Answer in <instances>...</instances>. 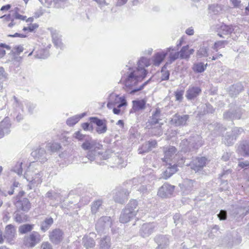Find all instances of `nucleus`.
<instances>
[{"mask_svg": "<svg viewBox=\"0 0 249 249\" xmlns=\"http://www.w3.org/2000/svg\"><path fill=\"white\" fill-rule=\"evenodd\" d=\"M149 65V60L145 57H142L138 62V67L136 70H133L128 73L124 85L126 88L131 89L128 91L130 94H135L138 91L142 90L151 81L152 78L144 82L138 88H133L146 77L147 72L144 67H147Z\"/></svg>", "mask_w": 249, "mask_h": 249, "instance_id": "f257e3e1", "label": "nucleus"}, {"mask_svg": "<svg viewBox=\"0 0 249 249\" xmlns=\"http://www.w3.org/2000/svg\"><path fill=\"white\" fill-rule=\"evenodd\" d=\"M81 146L83 150H89L87 157L90 162L95 161L98 163L99 160L106 159L103 152L99 151L102 148L103 145L90 136L83 142Z\"/></svg>", "mask_w": 249, "mask_h": 249, "instance_id": "f03ea898", "label": "nucleus"}, {"mask_svg": "<svg viewBox=\"0 0 249 249\" xmlns=\"http://www.w3.org/2000/svg\"><path fill=\"white\" fill-rule=\"evenodd\" d=\"M203 144L201 136L196 134H194L189 138L182 140L180 143V146L182 152H196Z\"/></svg>", "mask_w": 249, "mask_h": 249, "instance_id": "7ed1b4c3", "label": "nucleus"}, {"mask_svg": "<svg viewBox=\"0 0 249 249\" xmlns=\"http://www.w3.org/2000/svg\"><path fill=\"white\" fill-rule=\"evenodd\" d=\"M138 202L136 200H131L122 210L119 221L122 223H126L133 219L138 212Z\"/></svg>", "mask_w": 249, "mask_h": 249, "instance_id": "20e7f679", "label": "nucleus"}, {"mask_svg": "<svg viewBox=\"0 0 249 249\" xmlns=\"http://www.w3.org/2000/svg\"><path fill=\"white\" fill-rule=\"evenodd\" d=\"M243 132L241 127H234L231 131H228L223 136L222 142L227 146H231L236 142L237 138Z\"/></svg>", "mask_w": 249, "mask_h": 249, "instance_id": "39448f33", "label": "nucleus"}, {"mask_svg": "<svg viewBox=\"0 0 249 249\" xmlns=\"http://www.w3.org/2000/svg\"><path fill=\"white\" fill-rule=\"evenodd\" d=\"M42 240L40 234L36 231H33L24 236L23 243L28 248H33L39 244Z\"/></svg>", "mask_w": 249, "mask_h": 249, "instance_id": "423d86ee", "label": "nucleus"}, {"mask_svg": "<svg viewBox=\"0 0 249 249\" xmlns=\"http://www.w3.org/2000/svg\"><path fill=\"white\" fill-rule=\"evenodd\" d=\"M207 159L204 157H196L192 160L186 164V166H190L191 169L196 173L201 171L206 165Z\"/></svg>", "mask_w": 249, "mask_h": 249, "instance_id": "0eeeda50", "label": "nucleus"}, {"mask_svg": "<svg viewBox=\"0 0 249 249\" xmlns=\"http://www.w3.org/2000/svg\"><path fill=\"white\" fill-rule=\"evenodd\" d=\"M242 115V109L237 107L234 106L233 108H231L228 110L224 112L223 117L224 120L232 121L234 119H240Z\"/></svg>", "mask_w": 249, "mask_h": 249, "instance_id": "6e6552de", "label": "nucleus"}, {"mask_svg": "<svg viewBox=\"0 0 249 249\" xmlns=\"http://www.w3.org/2000/svg\"><path fill=\"white\" fill-rule=\"evenodd\" d=\"M89 121L96 124V132L99 134H104L107 131V121L106 119H100L96 117H91L89 119Z\"/></svg>", "mask_w": 249, "mask_h": 249, "instance_id": "1a4fd4ad", "label": "nucleus"}, {"mask_svg": "<svg viewBox=\"0 0 249 249\" xmlns=\"http://www.w3.org/2000/svg\"><path fill=\"white\" fill-rule=\"evenodd\" d=\"M249 213V203L248 202V206L232 207L231 210V215L236 220H238L241 217H244Z\"/></svg>", "mask_w": 249, "mask_h": 249, "instance_id": "9d476101", "label": "nucleus"}, {"mask_svg": "<svg viewBox=\"0 0 249 249\" xmlns=\"http://www.w3.org/2000/svg\"><path fill=\"white\" fill-rule=\"evenodd\" d=\"M129 193L130 192L127 189L118 188L115 190L113 199L116 202L123 204L127 200Z\"/></svg>", "mask_w": 249, "mask_h": 249, "instance_id": "9b49d317", "label": "nucleus"}, {"mask_svg": "<svg viewBox=\"0 0 249 249\" xmlns=\"http://www.w3.org/2000/svg\"><path fill=\"white\" fill-rule=\"evenodd\" d=\"M190 118L189 115H180L178 113L175 114L171 120V124L175 126L185 125Z\"/></svg>", "mask_w": 249, "mask_h": 249, "instance_id": "f8f14e48", "label": "nucleus"}, {"mask_svg": "<svg viewBox=\"0 0 249 249\" xmlns=\"http://www.w3.org/2000/svg\"><path fill=\"white\" fill-rule=\"evenodd\" d=\"M49 237L53 244H59L63 239V232L59 229H55L49 232Z\"/></svg>", "mask_w": 249, "mask_h": 249, "instance_id": "ddd939ff", "label": "nucleus"}, {"mask_svg": "<svg viewBox=\"0 0 249 249\" xmlns=\"http://www.w3.org/2000/svg\"><path fill=\"white\" fill-rule=\"evenodd\" d=\"M175 186L164 183L158 191V195L162 198L170 197L173 193Z\"/></svg>", "mask_w": 249, "mask_h": 249, "instance_id": "4468645a", "label": "nucleus"}, {"mask_svg": "<svg viewBox=\"0 0 249 249\" xmlns=\"http://www.w3.org/2000/svg\"><path fill=\"white\" fill-rule=\"evenodd\" d=\"M155 228L154 223H144L140 229L139 233L142 237H148L154 232Z\"/></svg>", "mask_w": 249, "mask_h": 249, "instance_id": "2eb2a0df", "label": "nucleus"}, {"mask_svg": "<svg viewBox=\"0 0 249 249\" xmlns=\"http://www.w3.org/2000/svg\"><path fill=\"white\" fill-rule=\"evenodd\" d=\"M112 224L110 216H105L100 217L96 224V229L99 231L105 229L109 228Z\"/></svg>", "mask_w": 249, "mask_h": 249, "instance_id": "dca6fc26", "label": "nucleus"}, {"mask_svg": "<svg viewBox=\"0 0 249 249\" xmlns=\"http://www.w3.org/2000/svg\"><path fill=\"white\" fill-rule=\"evenodd\" d=\"M155 242L158 245L159 249L166 248L169 245V237L166 235H157L154 238Z\"/></svg>", "mask_w": 249, "mask_h": 249, "instance_id": "f3484780", "label": "nucleus"}, {"mask_svg": "<svg viewBox=\"0 0 249 249\" xmlns=\"http://www.w3.org/2000/svg\"><path fill=\"white\" fill-rule=\"evenodd\" d=\"M16 235V229L12 224H9L5 227L4 237L9 243L11 242L15 238Z\"/></svg>", "mask_w": 249, "mask_h": 249, "instance_id": "a211bd4d", "label": "nucleus"}, {"mask_svg": "<svg viewBox=\"0 0 249 249\" xmlns=\"http://www.w3.org/2000/svg\"><path fill=\"white\" fill-rule=\"evenodd\" d=\"M201 92V89L197 86H190L186 92L185 96L189 100L196 98Z\"/></svg>", "mask_w": 249, "mask_h": 249, "instance_id": "6ab92c4d", "label": "nucleus"}, {"mask_svg": "<svg viewBox=\"0 0 249 249\" xmlns=\"http://www.w3.org/2000/svg\"><path fill=\"white\" fill-rule=\"evenodd\" d=\"M15 205L18 210L25 212H28L31 208V204L27 198H21L18 200Z\"/></svg>", "mask_w": 249, "mask_h": 249, "instance_id": "aec40b11", "label": "nucleus"}, {"mask_svg": "<svg viewBox=\"0 0 249 249\" xmlns=\"http://www.w3.org/2000/svg\"><path fill=\"white\" fill-rule=\"evenodd\" d=\"M160 109L159 108H156V110L152 113V116L149 117L148 122L146 123V126H151V125L152 126L153 125L162 124L160 122V121L161 120L160 119Z\"/></svg>", "mask_w": 249, "mask_h": 249, "instance_id": "412c9836", "label": "nucleus"}, {"mask_svg": "<svg viewBox=\"0 0 249 249\" xmlns=\"http://www.w3.org/2000/svg\"><path fill=\"white\" fill-rule=\"evenodd\" d=\"M103 203L102 199H98L94 200L91 203V213L92 214L94 215H99L104 211Z\"/></svg>", "mask_w": 249, "mask_h": 249, "instance_id": "4be33fe9", "label": "nucleus"}, {"mask_svg": "<svg viewBox=\"0 0 249 249\" xmlns=\"http://www.w3.org/2000/svg\"><path fill=\"white\" fill-rule=\"evenodd\" d=\"M208 127L214 136L223 135V133L226 130L225 128L217 123L211 124L208 125Z\"/></svg>", "mask_w": 249, "mask_h": 249, "instance_id": "5701e85b", "label": "nucleus"}, {"mask_svg": "<svg viewBox=\"0 0 249 249\" xmlns=\"http://www.w3.org/2000/svg\"><path fill=\"white\" fill-rule=\"evenodd\" d=\"M171 50L173 51H176V49L175 48H173L172 47H169L167 49L166 52L157 53L154 57L153 64L156 66L160 65V64L164 59L165 57L167 54L168 52H170Z\"/></svg>", "mask_w": 249, "mask_h": 249, "instance_id": "b1692460", "label": "nucleus"}, {"mask_svg": "<svg viewBox=\"0 0 249 249\" xmlns=\"http://www.w3.org/2000/svg\"><path fill=\"white\" fill-rule=\"evenodd\" d=\"M195 181L186 179L182 184H179L182 193L186 195L189 194L193 189Z\"/></svg>", "mask_w": 249, "mask_h": 249, "instance_id": "393cba45", "label": "nucleus"}, {"mask_svg": "<svg viewBox=\"0 0 249 249\" xmlns=\"http://www.w3.org/2000/svg\"><path fill=\"white\" fill-rule=\"evenodd\" d=\"M237 150L240 155L243 157H249V141L247 140L240 141Z\"/></svg>", "mask_w": 249, "mask_h": 249, "instance_id": "a878e982", "label": "nucleus"}, {"mask_svg": "<svg viewBox=\"0 0 249 249\" xmlns=\"http://www.w3.org/2000/svg\"><path fill=\"white\" fill-rule=\"evenodd\" d=\"M10 126L11 124L8 118H5L0 123V138H2L5 134L9 133Z\"/></svg>", "mask_w": 249, "mask_h": 249, "instance_id": "bb28decb", "label": "nucleus"}, {"mask_svg": "<svg viewBox=\"0 0 249 249\" xmlns=\"http://www.w3.org/2000/svg\"><path fill=\"white\" fill-rule=\"evenodd\" d=\"M244 90V87L240 83H237L231 86L229 90V93L231 97H234Z\"/></svg>", "mask_w": 249, "mask_h": 249, "instance_id": "cd10ccee", "label": "nucleus"}, {"mask_svg": "<svg viewBox=\"0 0 249 249\" xmlns=\"http://www.w3.org/2000/svg\"><path fill=\"white\" fill-rule=\"evenodd\" d=\"M31 155L41 162H44L47 160L46 151L43 148H39L32 152Z\"/></svg>", "mask_w": 249, "mask_h": 249, "instance_id": "c85d7f7f", "label": "nucleus"}, {"mask_svg": "<svg viewBox=\"0 0 249 249\" xmlns=\"http://www.w3.org/2000/svg\"><path fill=\"white\" fill-rule=\"evenodd\" d=\"M45 197L48 198L51 201V205L53 206V202H58L61 200V196L59 193L56 192L53 190L49 191L45 195Z\"/></svg>", "mask_w": 249, "mask_h": 249, "instance_id": "c756f323", "label": "nucleus"}, {"mask_svg": "<svg viewBox=\"0 0 249 249\" xmlns=\"http://www.w3.org/2000/svg\"><path fill=\"white\" fill-rule=\"evenodd\" d=\"M132 109L134 112H137L140 110H143L146 107V101L143 99L141 100H135L132 101Z\"/></svg>", "mask_w": 249, "mask_h": 249, "instance_id": "7c9ffc66", "label": "nucleus"}, {"mask_svg": "<svg viewBox=\"0 0 249 249\" xmlns=\"http://www.w3.org/2000/svg\"><path fill=\"white\" fill-rule=\"evenodd\" d=\"M163 124L153 125L152 126H146L149 129V133L152 136H160L162 135L163 131L161 125Z\"/></svg>", "mask_w": 249, "mask_h": 249, "instance_id": "2f4dec72", "label": "nucleus"}, {"mask_svg": "<svg viewBox=\"0 0 249 249\" xmlns=\"http://www.w3.org/2000/svg\"><path fill=\"white\" fill-rule=\"evenodd\" d=\"M99 249H110L111 246V238L105 235L101 238L99 242Z\"/></svg>", "mask_w": 249, "mask_h": 249, "instance_id": "473e14b6", "label": "nucleus"}, {"mask_svg": "<svg viewBox=\"0 0 249 249\" xmlns=\"http://www.w3.org/2000/svg\"><path fill=\"white\" fill-rule=\"evenodd\" d=\"M116 102L120 101L116 105V107H113V112L115 114L119 115L120 113V108L126 105L127 103L123 97L116 96Z\"/></svg>", "mask_w": 249, "mask_h": 249, "instance_id": "72a5a7b5", "label": "nucleus"}, {"mask_svg": "<svg viewBox=\"0 0 249 249\" xmlns=\"http://www.w3.org/2000/svg\"><path fill=\"white\" fill-rule=\"evenodd\" d=\"M234 31V28L232 25H227L226 24H222L220 26L219 31L217 35L222 37H224L222 35H229L231 34Z\"/></svg>", "mask_w": 249, "mask_h": 249, "instance_id": "f704fd0d", "label": "nucleus"}, {"mask_svg": "<svg viewBox=\"0 0 249 249\" xmlns=\"http://www.w3.org/2000/svg\"><path fill=\"white\" fill-rule=\"evenodd\" d=\"M35 225L26 223L21 225L18 227V232L20 234H28L32 231L34 229Z\"/></svg>", "mask_w": 249, "mask_h": 249, "instance_id": "c9c22d12", "label": "nucleus"}, {"mask_svg": "<svg viewBox=\"0 0 249 249\" xmlns=\"http://www.w3.org/2000/svg\"><path fill=\"white\" fill-rule=\"evenodd\" d=\"M53 223V219L51 217H46L40 224V230L45 232L48 231Z\"/></svg>", "mask_w": 249, "mask_h": 249, "instance_id": "e433bc0d", "label": "nucleus"}, {"mask_svg": "<svg viewBox=\"0 0 249 249\" xmlns=\"http://www.w3.org/2000/svg\"><path fill=\"white\" fill-rule=\"evenodd\" d=\"M177 170V165L176 164H174L173 165H169L163 172L162 178L164 179H167L175 174Z\"/></svg>", "mask_w": 249, "mask_h": 249, "instance_id": "4c0bfd02", "label": "nucleus"}, {"mask_svg": "<svg viewBox=\"0 0 249 249\" xmlns=\"http://www.w3.org/2000/svg\"><path fill=\"white\" fill-rule=\"evenodd\" d=\"M224 6L221 4L213 3L209 6L208 10L210 14L217 15L221 13Z\"/></svg>", "mask_w": 249, "mask_h": 249, "instance_id": "58836bf2", "label": "nucleus"}, {"mask_svg": "<svg viewBox=\"0 0 249 249\" xmlns=\"http://www.w3.org/2000/svg\"><path fill=\"white\" fill-rule=\"evenodd\" d=\"M177 152V149L173 146H170L165 148L164 151V157L162 159L163 161L168 160L172 158Z\"/></svg>", "mask_w": 249, "mask_h": 249, "instance_id": "ea45409f", "label": "nucleus"}, {"mask_svg": "<svg viewBox=\"0 0 249 249\" xmlns=\"http://www.w3.org/2000/svg\"><path fill=\"white\" fill-rule=\"evenodd\" d=\"M83 244L87 249L93 248L95 246L94 240L89 236H85L83 238Z\"/></svg>", "mask_w": 249, "mask_h": 249, "instance_id": "a19ab883", "label": "nucleus"}, {"mask_svg": "<svg viewBox=\"0 0 249 249\" xmlns=\"http://www.w3.org/2000/svg\"><path fill=\"white\" fill-rule=\"evenodd\" d=\"M208 50L209 48L207 45L204 43L200 46L199 49L197 51V55L199 57L207 56Z\"/></svg>", "mask_w": 249, "mask_h": 249, "instance_id": "79ce46f5", "label": "nucleus"}, {"mask_svg": "<svg viewBox=\"0 0 249 249\" xmlns=\"http://www.w3.org/2000/svg\"><path fill=\"white\" fill-rule=\"evenodd\" d=\"M89 135L83 134L81 133V130H78L75 132L72 135V138L76 140L78 142H83Z\"/></svg>", "mask_w": 249, "mask_h": 249, "instance_id": "37998d69", "label": "nucleus"}, {"mask_svg": "<svg viewBox=\"0 0 249 249\" xmlns=\"http://www.w3.org/2000/svg\"><path fill=\"white\" fill-rule=\"evenodd\" d=\"M168 65V62H166L161 68V81L168 80L169 78L170 72L168 70H167V67Z\"/></svg>", "mask_w": 249, "mask_h": 249, "instance_id": "c03bdc74", "label": "nucleus"}, {"mask_svg": "<svg viewBox=\"0 0 249 249\" xmlns=\"http://www.w3.org/2000/svg\"><path fill=\"white\" fill-rule=\"evenodd\" d=\"M36 53L35 56L36 58L46 59L49 56V51L46 49H40Z\"/></svg>", "mask_w": 249, "mask_h": 249, "instance_id": "a18cd8bd", "label": "nucleus"}, {"mask_svg": "<svg viewBox=\"0 0 249 249\" xmlns=\"http://www.w3.org/2000/svg\"><path fill=\"white\" fill-rule=\"evenodd\" d=\"M116 96H119L117 95L111 94L110 95L108 102L107 104V107L109 108H113L118 104L120 101L116 102Z\"/></svg>", "mask_w": 249, "mask_h": 249, "instance_id": "49530a36", "label": "nucleus"}, {"mask_svg": "<svg viewBox=\"0 0 249 249\" xmlns=\"http://www.w3.org/2000/svg\"><path fill=\"white\" fill-rule=\"evenodd\" d=\"M189 45L183 46L179 52L180 54L179 58L180 59H188L189 58L188 53Z\"/></svg>", "mask_w": 249, "mask_h": 249, "instance_id": "de8ad7c7", "label": "nucleus"}, {"mask_svg": "<svg viewBox=\"0 0 249 249\" xmlns=\"http://www.w3.org/2000/svg\"><path fill=\"white\" fill-rule=\"evenodd\" d=\"M207 64L204 65L202 62L197 63L194 64L193 69L194 71L198 73H201L203 72L206 69Z\"/></svg>", "mask_w": 249, "mask_h": 249, "instance_id": "09e8293b", "label": "nucleus"}, {"mask_svg": "<svg viewBox=\"0 0 249 249\" xmlns=\"http://www.w3.org/2000/svg\"><path fill=\"white\" fill-rule=\"evenodd\" d=\"M150 186L141 184L138 189V191L142 194V196H145L150 193Z\"/></svg>", "mask_w": 249, "mask_h": 249, "instance_id": "8fccbe9b", "label": "nucleus"}, {"mask_svg": "<svg viewBox=\"0 0 249 249\" xmlns=\"http://www.w3.org/2000/svg\"><path fill=\"white\" fill-rule=\"evenodd\" d=\"M149 144L146 142H144L141 146V148H139L138 149L139 154H144L145 153H147L149 151H151Z\"/></svg>", "mask_w": 249, "mask_h": 249, "instance_id": "3c124183", "label": "nucleus"}, {"mask_svg": "<svg viewBox=\"0 0 249 249\" xmlns=\"http://www.w3.org/2000/svg\"><path fill=\"white\" fill-rule=\"evenodd\" d=\"M227 44L228 42L226 40L218 41L214 43L213 48L217 52L218 49L224 47Z\"/></svg>", "mask_w": 249, "mask_h": 249, "instance_id": "603ef678", "label": "nucleus"}, {"mask_svg": "<svg viewBox=\"0 0 249 249\" xmlns=\"http://www.w3.org/2000/svg\"><path fill=\"white\" fill-rule=\"evenodd\" d=\"M22 162H18L17 164L13 168L12 171L17 173L18 175L22 174Z\"/></svg>", "mask_w": 249, "mask_h": 249, "instance_id": "864d4df0", "label": "nucleus"}, {"mask_svg": "<svg viewBox=\"0 0 249 249\" xmlns=\"http://www.w3.org/2000/svg\"><path fill=\"white\" fill-rule=\"evenodd\" d=\"M47 147L53 152L57 151L58 150H59L61 147V145L57 142H54V143H53L52 144H49L47 145Z\"/></svg>", "mask_w": 249, "mask_h": 249, "instance_id": "5fc2aeb1", "label": "nucleus"}, {"mask_svg": "<svg viewBox=\"0 0 249 249\" xmlns=\"http://www.w3.org/2000/svg\"><path fill=\"white\" fill-rule=\"evenodd\" d=\"M79 121V117L78 116H73L71 118H69L67 120V124L70 126H72L75 124L78 121Z\"/></svg>", "mask_w": 249, "mask_h": 249, "instance_id": "6e6d98bb", "label": "nucleus"}, {"mask_svg": "<svg viewBox=\"0 0 249 249\" xmlns=\"http://www.w3.org/2000/svg\"><path fill=\"white\" fill-rule=\"evenodd\" d=\"M179 52H176L174 53H170L169 57V60L167 62H168V65L171 64L176 60H177L178 58L179 57Z\"/></svg>", "mask_w": 249, "mask_h": 249, "instance_id": "4d7b16f0", "label": "nucleus"}, {"mask_svg": "<svg viewBox=\"0 0 249 249\" xmlns=\"http://www.w3.org/2000/svg\"><path fill=\"white\" fill-rule=\"evenodd\" d=\"M145 178L144 176H140L137 178H134L132 180V183L133 185H137L138 184H142L144 181Z\"/></svg>", "mask_w": 249, "mask_h": 249, "instance_id": "13d9d810", "label": "nucleus"}, {"mask_svg": "<svg viewBox=\"0 0 249 249\" xmlns=\"http://www.w3.org/2000/svg\"><path fill=\"white\" fill-rule=\"evenodd\" d=\"M217 215L220 220H225L227 219V211L224 210H221Z\"/></svg>", "mask_w": 249, "mask_h": 249, "instance_id": "bf43d9fd", "label": "nucleus"}, {"mask_svg": "<svg viewBox=\"0 0 249 249\" xmlns=\"http://www.w3.org/2000/svg\"><path fill=\"white\" fill-rule=\"evenodd\" d=\"M238 166L241 169H244L245 170L248 169H249V161L248 160L239 161Z\"/></svg>", "mask_w": 249, "mask_h": 249, "instance_id": "052dcab7", "label": "nucleus"}, {"mask_svg": "<svg viewBox=\"0 0 249 249\" xmlns=\"http://www.w3.org/2000/svg\"><path fill=\"white\" fill-rule=\"evenodd\" d=\"M81 127L85 131H92L93 130L92 125H90V124L88 122L82 124Z\"/></svg>", "mask_w": 249, "mask_h": 249, "instance_id": "680f3d73", "label": "nucleus"}, {"mask_svg": "<svg viewBox=\"0 0 249 249\" xmlns=\"http://www.w3.org/2000/svg\"><path fill=\"white\" fill-rule=\"evenodd\" d=\"M174 223L176 225H178L179 223H182V219L181 218V215L179 213H176L173 216Z\"/></svg>", "mask_w": 249, "mask_h": 249, "instance_id": "e2e57ef3", "label": "nucleus"}, {"mask_svg": "<svg viewBox=\"0 0 249 249\" xmlns=\"http://www.w3.org/2000/svg\"><path fill=\"white\" fill-rule=\"evenodd\" d=\"M23 51V48L22 46H16L13 49V53L17 55H19L20 53Z\"/></svg>", "mask_w": 249, "mask_h": 249, "instance_id": "0e129e2a", "label": "nucleus"}, {"mask_svg": "<svg viewBox=\"0 0 249 249\" xmlns=\"http://www.w3.org/2000/svg\"><path fill=\"white\" fill-rule=\"evenodd\" d=\"M183 91L177 90L175 92L176 100L181 101L183 98Z\"/></svg>", "mask_w": 249, "mask_h": 249, "instance_id": "69168bd1", "label": "nucleus"}, {"mask_svg": "<svg viewBox=\"0 0 249 249\" xmlns=\"http://www.w3.org/2000/svg\"><path fill=\"white\" fill-rule=\"evenodd\" d=\"M204 110L208 113H213L214 111L213 107L210 104H206V107L204 108Z\"/></svg>", "mask_w": 249, "mask_h": 249, "instance_id": "338daca9", "label": "nucleus"}, {"mask_svg": "<svg viewBox=\"0 0 249 249\" xmlns=\"http://www.w3.org/2000/svg\"><path fill=\"white\" fill-rule=\"evenodd\" d=\"M42 249H53L52 245L48 242H43L41 245Z\"/></svg>", "mask_w": 249, "mask_h": 249, "instance_id": "774afa93", "label": "nucleus"}]
</instances>
